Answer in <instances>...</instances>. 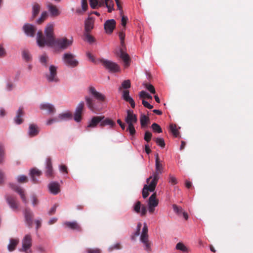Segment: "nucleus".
<instances>
[{
  "label": "nucleus",
  "instance_id": "nucleus-1",
  "mask_svg": "<svg viewBox=\"0 0 253 253\" xmlns=\"http://www.w3.org/2000/svg\"><path fill=\"white\" fill-rule=\"evenodd\" d=\"M54 24L49 23L47 25L44 33L45 37L43 35L42 31H38L37 33V42L41 47L45 45L50 46H55L60 49L64 50L72 45L73 39H68L65 37L55 39L54 35Z\"/></svg>",
  "mask_w": 253,
  "mask_h": 253
},
{
  "label": "nucleus",
  "instance_id": "nucleus-2",
  "mask_svg": "<svg viewBox=\"0 0 253 253\" xmlns=\"http://www.w3.org/2000/svg\"><path fill=\"white\" fill-rule=\"evenodd\" d=\"M89 92L94 98L97 100L99 102H95L92 98L86 96L85 97V100L88 108L91 111L95 113L100 111L102 109V106L100 105V102L105 101V96L98 92L95 88L92 86L89 87Z\"/></svg>",
  "mask_w": 253,
  "mask_h": 253
},
{
  "label": "nucleus",
  "instance_id": "nucleus-3",
  "mask_svg": "<svg viewBox=\"0 0 253 253\" xmlns=\"http://www.w3.org/2000/svg\"><path fill=\"white\" fill-rule=\"evenodd\" d=\"M126 113L127 115L125 119V122L128 124V127L126 130L129 131L131 136H133L136 133L134 124L136 123L137 121V116L133 114L132 110H128Z\"/></svg>",
  "mask_w": 253,
  "mask_h": 253
},
{
  "label": "nucleus",
  "instance_id": "nucleus-4",
  "mask_svg": "<svg viewBox=\"0 0 253 253\" xmlns=\"http://www.w3.org/2000/svg\"><path fill=\"white\" fill-rule=\"evenodd\" d=\"M140 241L144 244L147 251H151V242L148 239V227L146 223L144 224L142 232L140 236Z\"/></svg>",
  "mask_w": 253,
  "mask_h": 253
},
{
  "label": "nucleus",
  "instance_id": "nucleus-5",
  "mask_svg": "<svg viewBox=\"0 0 253 253\" xmlns=\"http://www.w3.org/2000/svg\"><path fill=\"white\" fill-rule=\"evenodd\" d=\"M63 61L68 66L76 67L79 64V62L75 59V56L71 53H65L63 54Z\"/></svg>",
  "mask_w": 253,
  "mask_h": 253
},
{
  "label": "nucleus",
  "instance_id": "nucleus-6",
  "mask_svg": "<svg viewBox=\"0 0 253 253\" xmlns=\"http://www.w3.org/2000/svg\"><path fill=\"white\" fill-rule=\"evenodd\" d=\"M101 64L111 72H117L120 70L119 65L115 62L104 59H99Z\"/></svg>",
  "mask_w": 253,
  "mask_h": 253
},
{
  "label": "nucleus",
  "instance_id": "nucleus-7",
  "mask_svg": "<svg viewBox=\"0 0 253 253\" xmlns=\"http://www.w3.org/2000/svg\"><path fill=\"white\" fill-rule=\"evenodd\" d=\"M22 248L19 250L20 252H24L25 253L31 252L30 248L32 245V240L31 235L27 234L25 236L22 241Z\"/></svg>",
  "mask_w": 253,
  "mask_h": 253
},
{
  "label": "nucleus",
  "instance_id": "nucleus-8",
  "mask_svg": "<svg viewBox=\"0 0 253 253\" xmlns=\"http://www.w3.org/2000/svg\"><path fill=\"white\" fill-rule=\"evenodd\" d=\"M45 77L49 82H58L59 80L57 75V67L53 65H50L49 72L46 74Z\"/></svg>",
  "mask_w": 253,
  "mask_h": 253
},
{
  "label": "nucleus",
  "instance_id": "nucleus-9",
  "mask_svg": "<svg viewBox=\"0 0 253 253\" xmlns=\"http://www.w3.org/2000/svg\"><path fill=\"white\" fill-rule=\"evenodd\" d=\"M160 178L159 176L153 174L147 179L146 182L148 185L147 187L150 192H154L158 183V180Z\"/></svg>",
  "mask_w": 253,
  "mask_h": 253
},
{
  "label": "nucleus",
  "instance_id": "nucleus-10",
  "mask_svg": "<svg viewBox=\"0 0 253 253\" xmlns=\"http://www.w3.org/2000/svg\"><path fill=\"white\" fill-rule=\"evenodd\" d=\"M84 109V102L82 101L77 105L74 114V119L77 122H80L82 119V113Z\"/></svg>",
  "mask_w": 253,
  "mask_h": 253
},
{
  "label": "nucleus",
  "instance_id": "nucleus-11",
  "mask_svg": "<svg viewBox=\"0 0 253 253\" xmlns=\"http://www.w3.org/2000/svg\"><path fill=\"white\" fill-rule=\"evenodd\" d=\"M103 117L102 116H94L91 119L88 121V124L86 126V130L89 131L90 128L96 127L99 124H100L102 119Z\"/></svg>",
  "mask_w": 253,
  "mask_h": 253
},
{
  "label": "nucleus",
  "instance_id": "nucleus-12",
  "mask_svg": "<svg viewBox=\"0 0 253 253\" xmlns=\"http://www.w3.org/2000/svg\"><path fill=\"white\" fill-rule=\"evenodd\" d=\"M9 186L12 189H13L14 191L17 192L19 194L22 201L25 204L27 203V200L26 196L24 194V192L23 189L21 188L18 185H17L15 184L10 183L9 184Z\"/></svg>",
  "mask_w": 253,
  "mask_h": 253
},
{
  "label": "nucleus",
  "instance_id": "nucleus-13",
  "mask_svg": "<svg viewBox=\"0 0 253 253\" xmlns=\"http://www.w3.org/2000/svg\"><path fill=\"white\" fill-rule=\"evenodd\" d=\"M116 21L114 19L107 20L104 25V29L108 34H111L116 27Z\"/></svg>",
  "mask_w": 253,
  "mask_h": 253
},
{
  "label": "nucleus",
  "instance_id": "nucleus-14",
  "mask_svg": "<svg viewBox=\"0 0 253 253\" xmlns=\"http://www.w3.org/2000/svg\"><path fill=\"white\" fill-rule=\"evenodd\" d=\"M45 174L47 177L53 178L54 177L51 160L50 158H48L46 159Z\"/></svg>",
  "mask_w": 253,
  "mask_h": 253
},
{
  "label": "nucleus",
  "instance_id": "nucleus-15",
  "mask_svg": "<svg viewBox=\"0 0 253 253\" xmlns=\"http://www.w3.org/2000/svg\"><path fill=\"white\" fill-rule=\"evenodd\" d=\"M25 33L28 36L33 37L37 31L35 26L30 24H26L23 27Z\"/></svg>",
  "mask_w": 253,
  "mask_h": 253
},
{
  "label": "nucleus",
  "instance_id": "nucleus-16",
  "mask_svg": "<svg viewBox=\"0 0 253 253\" xmlns=\"http://www.w3.org/2000/svg\"><path fill=\"white\" fill-rule=\"evenodd\" d=\"M7 203L13 211H17L18 208V204L15 197L11 195L5 196Z\"/></svg>",
  "mask_w": 253,
  "mask_h": 253
},
{
  "label": "nucleus",
  "instance_id": "nucleus-17",
  "mask_svg": "<svg viewBox=\"0 0 253 253\" xmlns=\"http://www.w3.org/2000/svg\"><path fill=\"white\" fill-rule=\"evenodd\" d=\"M134 211L137 213H141V216H145L147 213V209L145 206H142L140 201H137L133 207Z\"/></svg>",
  "mask_w": 253,
  "mask_h": 253
},
{
  "label": "nucleus",
  "instance_id": "nucleus-18",
  "mask_svg": "<svg viewBox=\"0 0 253 253\" xmlns=\"http://www.w3.org/2000/svg\"><path fill=\"white\" fill-rule=\"evenodd\" d=\"M47 7L51 16L57 17L60 14V11L57 7L50 2L47 4Z\"/></svg>",
  "mask_w": 253,
  "mask_h": 253
},
{
  "label": "nucleus",
  "instance_id": "nucleus-19",
  "mask_svg": "<svg viewBox=\"0 0 253 253\" xmlns=\"http://www.w3.org/2000/svg\"><path fill=\"white\" fill-rule=\"evenodd\" d=\"M103 119H102L99 126L101 127H104L106 126H109L110 128H113L116 126V123L111 119L109 118H105L104 116H102Z\"/></svg>",
  "mask_w": 253,
  "mask_h": 253
},
{
  "label": "nucleus",
  "instance_id": "nucleus-20",
  "mask_svg": "<svg viewBox=\"0 0 253 253\" xmlns=\"http://www.w3.org/2000/svg\"><path fill=\"white\" fill-rule=\"evenodd\" d=\"M24 214L26 222L28 224V227L29 228H31L33 224V217L34 215L33 213L30 209H26L25 210Z\"/></svg>",
  "mask_w": 253,
  "mask_h": 253
},
{
  "label": "nucleus",
  "instance_id": "nucleus-21",
  "mask_svg": "<svg viewBox=\"0 0 253 253\" xmlns=\"http://www.w3.org/2000/svg\"><path fill=\"white\" fill-rule=\"evenodd\" d=\"M156 169L155 171L153 173L155 175L160 176L162 173L163 170V164L160 161L159 155L158 154L156 155Z\"/></svg>",
  "mask_w": 253,
  "mask_h": 253
},
{
  "label": "nucleus",
  "instance_id": "nucleus-22",
  "mask_svg": "<svg viewBox=\"0 0 253 253\" xmlns=\"http://www.w3.org/2000/svg\"><path fill=\"white\" fill-rule=\"evenodd\" d=\"M40 131L39 127L35 124H30L28 129V135L30 137H34L37 136Z\"/></svg>",
  "mask_w": 253,
  "mask_h": 253
},
{
  "label": "nucleus",
  "instance_id": "nucleus-23",
  "mask_svg": "<svg viewBox=\"0 0 253 253\" xmlns=\"http://www.w3.org/2000/svg\"><path fill=\"white\" fill-rule=\"evenodd\" d=\"M48 188L50 192L54 195L57 194L60 191V185L56 182L50 183L48 185Z\"/></svg>",
  "mask_w": 253,
  "mask_h": 253
},
{
  "label": "nucleus",
  "instance_id": "nucleus-24",
  "mask_svg": "<svg viewBox=\"0 0 253 253\" xmlns=\"http://www.w3.org/2000/svg\"><path fill=\"white\" fill-rule=\"evenodd\" d=\"M129 92L128 90H124L123 91V98L126 102H128L132 108H134L135 104L134 100L129 96Z\"/></svg>",
  "mask_w": 253,
  "mask_h": 253
},
{
  "label": "nucleus",
  "instance_id": "nucleus-25",
  "mask_svg": "<svg viewBox=\"0 0 253 253\" xmlns=\"http://www.w3.org/2000/svg\"><path fill=\"white\" fill-rule=\"evenodd\" d=\"M24 112L22 107H20L16 113V115L14 118V121L17 125L22 124L23 122L22 117L24 116Z\"/></svg>",
  "mask_w": 253,
  "mask_h": 253
},
{
  "label": "nucleus",
  "instance_id": "nucleus-26",
  "mask_svg": "<svg viewBox=\"0 0 253 253\" xmlns=\"http://www.w3.org/2000/svg\"><path fill=\"white\" fill-rule=\"evenodd\" d=\"M64 225L71 229L81 231L82 230L81 226L76 221H66Z\"/></svg>",
  "mask_w": 253,
  "mask_h": 253
},
{
  "label": "nucleus",
  "instance_id": "nucleus-27",
  "mask_svg": "<svg viewBox=\"0 0 253 253\" xmlns=\"http://www.w3.org/2000/svg\"><path fill=\"white\" fill-rule=\"evenodd\" d=\"M94 27V20L91 17H88L84 23V32H90Z\"/></svg>",
  "mask_w": 253,
  "mask_h": 253
},
{
  "label": "nucleus",
  "instance_id": "nucleus-28",
  "mask_svg": "<svg viewBox=\"0 0 253 253\" xmlns=\"http://www.w3.org/2000/svg\"><path fill=\"white\" fill-rule=\"evenodd\" d=\"M120 57L124 61L126 66L129 65L130 58L128 54L125 52L123 48H121L119 53H118Z\"/></svg>",
  "mask_w": 253,
  "mask_h": 253
},
{
  "label": "nucleus",
  "instance_id": "nucleus-29",
  "mask_svg": "<svg viewBox=\"0 0 253 253\" xmlns=\"http://www.w3.org/2000/svg\"><path fill=\"white\" fill-rule=\"evenodd\" d=\"M101 4H105V6L108 8V12L109 13L114 10V3L112 0H101Z\"/></svg>",
  "mask_w": 253,
  "mask_h": 253
},
{
  "label": "nucleus",
  "instance_id": "nucleus-30",
  "mask_svg": "<svg viewBox=\"0 0 253 253\" xmlns=\"http://www.w3.org/2000/svg\"><path fill=\"white\" fill-rule=\"evenodd\" d=\"M41 8V5L37 3L34 2L32 5V19H34L39 13Z\"/></svg>",
  "mask_w": 253,
  "mask_h": 253
},
{
  "label": "nucleus",
  "instance_id": "nucleus-31",
  "mask_svg": "<svg viewBox=\"0 0 253 253\" xmlns=\"http://www.w3.org/2000/svg\"><path fill=\"white\" fill-rule=\"evenodd\" d=\"M156 196L157 194L156 192L151 195V196L149 198L148 206L157 207L158 205L159 201L156 198Z\"/></svg>",
  "mask_w": 253,
  "mask_h": 253
},
{
  "label": "nucleus",
  "instance_id": "nucleus-32",
  "mask_svg": "<svg viewBox=\"0 0 253 253\" xmlns=\"http://www.w3.org/2000/svg\"><path fill=\"white\" fill-rule=\"evenodd\" d=\"M41 174H42V171L36 168L32 169L30 171L31 177L32 180L34 183H36L37 182V180L35 176H39Z\"/></svg>",
  "mask_w": 253,
  "mask_h": 253
},
{
  "label": "nucleus",
  "instance_id": "nucleus-33",
  "mask_svg": "<svg viewBox=\"0 0 253 253\" xmlns=\"http://www.w3.org/2000/svg\"><path fill=\"white\" fill-rule=\"evenodd\" d=\"M40 109L42 110H47L49 113H53L55 111V109L54 106L49 103L41 104Z\"/></svg>",
  "mask_w": 253,
  "mask_h": 253
},
{
  "label": "nucleus",
  "instance_id": "nucleus-34",
  "mask_svg": "<svg viewBox=\"0 0 253 253\" xmlns=\"http://www.w3.org/2000/svg\"><path fill=\"white\" fill-rule=\"evenodd\" d=\"M59 121L62 120H71L72 119V114L69 111L61 114L57 117Z\"/></svg>",
  "mask_w": 253,
  "mask_h": 253
},
{
  "label": "nucleus",
  "instance_id": "nucleus-35",
  "mask_svg": "<svg viewBox=\"0 0 253 253\" xmlns=\"http://www.w3.org/2000/svg\"><path fill=\"white\" fill-rule=\"evenodd\" d=\"M19 243V240L16 239H11L10 243L8 245V250L10 252L13 251Z\"/></svg>",
  "mask_w": 253,
  "mask_h": 253
},
{
  "label": "nucleus",
  "instance_id": "nucleus-36",
  "mask_svg": "<svg viewBox=\"0 0 253 253\" xmlns=\"http://www.w3.org/2000/svg\"><path fill=\"white\" fill-rule=\"evenodd\" d=\"M40 62L44 66L47 67L49 62L48 56L44 53L40 57Z\"/></svg>",
  "mask_w": 253,
  "mask_h": 253
},
{
  "label": "nucleus",
  "instance_id": "nucleus-37",
  "mask_svg": "<svg viewBox=\"0 0 253 253\" xmlns=\"http://www.w3.org/2000/svg\"><path fill=\"white\" fill-rule=\"evenodd\" d=\"M89 4L93 9H95L98 6L99 7L105 6V4H101V0H89Z\"/></svg>",
  "mask_w": 253,
  "mask_h": 253
},
{
  "label": "nucleus",
  "instance_id": "nucleus-38",
  "mask_svg": "<svg viewBox=\"0 0 253 253\" xmlns=\"http://www.w3.org/2000/svg\"><path fill=\"white\" fill-rule=\"evenodd\" d=\"M48 14L47 11H42L40 17L37 20V23L38 24H42L48 17Z\"/></svg>",
  "mask_w": 253,
  "mask_h": 253
},
{
  "label": "nucleus",
  "instance_id": "nucleus-39",
  "mask_svg": "<svg viewBox=\"0 0 253 253\" xmlns=\"http://www.w3.org/2000/svg\"><path fill=\"white\" fill-rule=\"evenodd\" d=\"M90 32H84V41L87 42L89 43H92L95 42L94 38L91 36Z\"/></svg>",
  "mask_w": 253,
  "mask_h": 253
},
{
  "label": "nucleus",
  "instance_id": "nucleus-40",
  "mask_svg": "<svg viewBox=\"0 0 253 253\" xmlns=\"http://www.w3.org/2000/svg\"><path fill=\"white\" fill-rule=\"evenodd\" d=\"M149 121L148 117L142 114L140 116V124L142 127L145 126Z\"/></svg>",
  "mask_w": 253,
  "mask_h": 253
},
{
  "label": "nucleus",
  "instance_id": "nucleus-41",
  "mask_svg": "<svg viewBox=\"0 0 253 253\" xmlns=\"http://www.w3.org/2000/svg\"><path fill=\"white\" fill-rule=\"evenodd\" d=\"M22 57L26 62L30 61L32 60V56L29 51L27 50H24L22 51Z\"/></svg>",
  "mask_w": 253,
  "mask_h": 253
},
{
  "label": "nucleus",
  "instance_id": "nucleus-42",
  "mask_svg": "<svg viewBox=\"0 0 253 253\" xmlns=\"http://www.w3.org/2000/svg\"><path fill=\"white\" fill-rule=\"evenodd\" d=\"M131 84L129 80H125L123 82L122 85L119 87V90L120 91L122 88L127 89L130 87Z\"/></svg>",
  "mask_w": 253,
  "mask_h": 253
},
{
  "label": "nucleus",
  "instance_id": "nucleus-43",
  "mask_svg": "<svg viewBox=\"0 0 253 253\" xmlns=\"http://www.w3.org/2000/svg\"><path fill=\"white\" fill-rule=\"evenodd\" d=\"M125 28H124V29L120 31L119 34V38L121 41V45L122 46V47H124L125 46Z\"/></svg>",
  "mask_w": 253,
  "mask_h": 253
},
{
  "label": "nucleus",
  "instance_id": "nucleus-44",
  "mask_svg": "<svg viewBox=\"0 0 253 253\" xmlns=\"http://www.w3.org/2000/svg\"><path fill=\"white\" fill-rule=\"evenodd\" d=\"M169 128L171 133L175 137L178 136L179 131L178 129L176 128V126L175 125L171 124L169 126Z\"/></svg>",
  "mask_w": 253,
  "mask_h": 253
},
{
  "label": "nucleus",
  "instance_id": "nucleus-45",
  "mask_svg": "<svg viewBox=\"0 0 253 253\" xmlns=\"http://www.w3.org/2000/svg\"><path fill=\"white\" fill-rule=\"evenodd\" d=\"M4 148L2 144H0V164H2L4 161Z\"/></svg>",
  "mask_w": 253,
  "mask_h": 253
},
{
  "label": "nucleus",
  "instance_id": "nucleus-46",
  "mask_svg": "<svg viewBox=\"0 0 253 253\" xmlns=\"http://www.w3.org/2000/svg\"><path fill=\"white\" fill-rule=\"evenodd\" d=\"M175 248L176 250L181 251L183 252H187L188 251L187 247L181 242L177 243Z\"/></svg>",
  "mask_w": 253,
  "mask_h": 253
},
{
  "label": "nucleus",
  "instance_id": "nucleus-47",
  "mask_svg": "<svg viewBox=\"0 0 253 253\" xmlns=\"http://www.w3.org/2000/svg\"><path fill=\"white\" fill-rule=\"evenodd\" d=\"M154 140L155 141L157 144L160 146L162 148H164L165 147V143L164 139L162 138H155Z\"/></svg>",
  "mask_w": 253,
  "mask_h": 253
},
{
  "label": "nucleus",
  "instance_id": "nucleus-48",
  "mask_svg": "<svg viewBox=\"0 0 253 253\" xmlns=\"http://www.w3.org/2000/svg\"><path fill=\"white\" fill-rule=\"evenodd\" d=\"M151 127L153 131L154 132H157V133H161L162 132V129L161 127V126L156 123H153L152 126Z\"/></svg>",
  "mask_w": 253,
  "mask_h": 253
},
{
  "label": "nucleus",
  "instance_id": "nucleus-49",
  "mask_svg": "<svg viewBox=\"0 0 253 253\" xmlns=\"http://www.w3.org/2000/svg\"><path fill=\"white\" fill-rule=\"evenodd\" d=\"M17 181L20 183H26L28 182V179L26 176L21 175L17 177Z\"/></svg>",
  "mask_w": 253,
  "mask_h": 253
},
{
  "label": "nucleus",
  "instance_id": "nucleus-50",
  "mask_svg": "<svg viewBox=\"0 0 253 253\" xmlns=\"http://www.w3.org/2000/svg\"><path fill=\"white\" fill-rule=\"evenodd\" d=\"M143 85L149 90L151 93H155V89L154 86L148 83H144Z\"/></svg>",
  "mask_w": 253,
  "mask_h": 253
},
{
  "label": "nucleus",
  "instance_id": "nucleus-51",
  "mask_svg": "<svg viewBox=\"0 0 253 253\" xmlns=\"http://www.w3.org/2000/svg\"><path fill=\"white\" fill-rule=\"evenodd\" d=\"M139 97L141 98H148V99H152V97L149 93L145 91H141L139 93Z\"/></svg>",
  "mask_w": 253,
  "mask_h": 253
},
{
  "label": "nucleus",
  "instance_id": "nucleus-52",
  "mask_svg": "<svg viewBox=\"0 0 253 253\" xmlns=\"http://www.w3.org/2000/svg\"><path fill=\"white\" fill-rule=\"evenodd\" d=\"M148 189L147 184H145L142 190V197L144 199L147 198L149 194V192H150V191Z\"/></svg>",
  "mask_w": 253,
  "mask_h": 253
},
{
  "label": "nucleus",
  "instance_id": "nucleus-53",
  "mask_svg": "<svg viewBox=\"0 0 253 253\" xmlns=\"http://www.w3.org/2000/svg\"><path fill=\"white\" fill-rule=\"evenodd\" d=\"M152 136V134L149 131H146L144 134V140L149 142L150 141Z\"/></svg>",
  "mask_w": 253,
  "mask_h": 253
},
{
  "label": "nucleus",
  "instance_id": "nucleus-54",
  "mask_svg": "<svg viewBox=\"0 0 253 253\" xmlns=\"http://www.w3.org/2000/svg\"><path fill=\"white\" fill-rule=\"evenodd\" d=\"M172 207L174 211L177 214H180L183 212V209L180 207H178L176 205L174 204Z\"/></svg>",
  "mask_w": 253,
  "mask_h": 253
},
{
  "label": "nucleus",
  "instance_id": "nucleus-55",
  "mask_svg": "<svg viewBox=\"0 0 253 253\" xmlns=\"http://www.w3.org/2000/svg\"><path fill=\"white\" fill-rule=\"evenodd\" d=\"M169 182L170 183L171 185H175L177 182V179L174 176L169 174Z\"/></svg>",
  "mask_w": 253,
  "mask_h": 253
},
{
  "label": "nucleus",
  "instance_id": "nucleus-56",
  "mask_svg": "<svg viewBox=\"0 0 253 253\" xmlns=\"http://www.w3.org/2000/svg\"><path fill=\"white\" fill-rule=\"evenodd\" d=\"M14 86L15 85L13 83L8 82L6 84V89L8 91H11L14 88Z\"/></svg>",
  "mask_w": 253,
  "mask_h": 253
},
{
  "label": "nucleus",
  "instance_id": "nucleus-57",
  "mask_svg": "<svg viewBox=\"0 0 253 253\" xmlns=\"http://www.w3.org/2000/svg\"><path fill=\"white\" fill-rule=\"evenodd\" d=\"M86 56L87 57L88 59L92 62L95 63V59L94 56L89 52H86Z\"/></svg>",
  "mask_w": 253,
  "mask_h": 253
},
{
  "label": "nucleus",
  "instance_id": "nucleus-58",
  "mask_svg": "<svg viewBox=\"0 0 253 253\" xmlns=\"http://www.w3.org/2000/svg\"><path fill=\"white\" fill-rule=\"evenodd\" d=\"M142 103L145 107L149 109H152L153 108L152 105H150L147 101L144 99L142 100Z\"/></svg>",
  "mask_w": 253,
  "mask_h": 253
},
{
  "label": "nucleus",
  "instance_id": "nucleus-59",
  "mask_svg": "<svg viewBox=\"0 0 253 253\" xmlns=\"http://www.w3.org/2000/svg\"><path fill=\"white\" fill-rule=\"evenodd\" d=\"M127 20H128V18L126 16H125V15H123L122 16L121 22H122V25L123 27H126Z\"/></svg>",
  "mask_w": 253,
  "mask_h": 253
},
{
  "label": "nucleus",
  "instance_id": "nucleus-60",
  "mask_svg": "<svg viewBox=\"0 0 253 253\" xmlns=\"http://www.w3.org/2000/svg\"><path fill=\"white\" fill-rule=\"evenodd\" d=\"M57 206H58L55 204L51 208V209L48 211L49 215H52L55 213Z\"/></svg>",
  "mask_w": 253,
  "mask_h": 253
},
{
  "label": "nucleus",
  "instance_id": "nucleus-61",
  "mask_svg": "<svg viewBox=\"0 0 253 253\" xmlns=\"http://www.w3.org/2000/svg\"><path fill=\"white\" fill-rule=\"evenodd\" d=\"M82 6L84 11H86L87 8V0H82Z\"/></svg>",
  "mask_w": 253,
  "mask_h": 253
},
{
  "label": "nucleus",
  "instance_id": "nucleus-62",
  "mask_svg": "<svg viewBox=\"0 0 253 253\" xmlns=\"http://www.w3.org/2000/svg\"><path fill=\"white\" fill-rule=\"evenodd\" d=\"M32 204L34 206H35L38 204L39 201L36 196H35V195L32 196Z\"/></svg>",
  "mask_w": 253,
  "mask_h": 253
},
{
  "label": "nucleus",
  "instance_id": "nucleus-63",
  "mask_svg": "<svg viewBox=\"0 0 253 253\" xmlns=\"http://www.w3.org/2000/svg\"><path fill=\"white\" fill-rule=\"evenodd\" d=\"M4 182V173L0 170V185L3 184Z\"/></svg>",
  "mask_w": 253,
  "mask_h": 253
},
{
  "label": "nucleus",
  "instance_id": "nucleus-64",
  "mask_svg": "<svg viewBox=\"0 0 253 253\" xmlns=\"http://www.w3.org/2000/svg\"><path fill=\"white\" fill-rule=\"evenodd\" d=\"M87 253H101V251L98 249H89L87 250Z\"/></svg>",
  "mask_w": 253,
  "mask_h": 253
}]
</instances>
